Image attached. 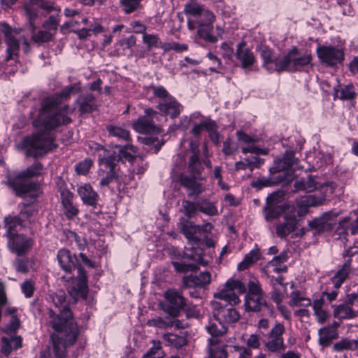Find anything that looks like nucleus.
Wrapping results in <instances>:
<instances>
[{
  "label": "nucleus",
  "mask_w": 358,
  "mask_h": 358,
  "mask_svg": "<svg viewBox=\"0 0 358 358\" xmlns=\"http://www.w3.org/2000/svg\"><path fill=\"white\" fill-rule=\"evenodd\" d=\"M290 298V306L305 307L311 306L310 299L302 296L299 292H292L291 293Z\"/></svg>",
  "instance_id": "obj_48"
},
{
  "label": "nucleus",
  "mask_w": 358,
  "mask_h": 358,
  "mask_svg": "<svg viewBox=\"0 0 358 358\" xmlns=\"http://www.w3.org/2000/svg\"><path fill=\"white\" fill-rule=\"evenodd\" d=\"M213 318L206 327L210 337L208 339V352L209 358H224V317L222 303L211 301Z\"/></svg>",
  "instance_id": "obj_3"
},
{
  "label": "nucleus",
  "mask_w": 358,
  "mask_h": 358,
  "mask_svg": "<svg viewBox=\"0 0 358 358\" xmlns=\"http://www.w3.org/2000/svg\"><path fill=\"white\" fill-rule=\"evenodd\" d=\"M8 246H31L34 244V240L26 235L15 232L10 236H6Z\"/></svg>",
  "instance_id": "obj_33"
},
{
  "label": "nucleus",
  "mask_w": 358,
  "mask_h": 358,
  "mask_svg": "<svg viewBox=\"0 0 358 358\" xmlns=\"http://www.w3.org/2000/svg\"><path fill=\"white\" fill-rule=\"evenodd\" d=\"M180 231L188 240L191 245H205V246H215V241L212 237L211 230L213 226L210 223L203 225H196L193 222L184 218L180 220Z\"/></svg>",
  "instance_id": "obj_6"
},
{
  "label": "nucleus",
  "mask_w": 358,
  "mask_h": 358,
  "mask_svg": "<svg viewBox=\"0 0 358 358\" xmlns=\"http://www.w3.org/2000/svg\"><path fill=\"white\" fill-rule=\"evenodd\" d=\"M245 309L248 311L259 312L265 310L270 315L273 313L272 309L267 303L264 294L255 296L254 297L245 296Z\"/></svg>",
  "instance_id": "obj_17"
},
{
  "label": "nucleus",
  "mask_w": 358,
  "mask_h": 358,
  "mask_svg": "<svg viewBox=\"0 0 358 358\" xmlns=\"http://www.w3.org/2000/svg\"><path fill=\"white\" fill-rule=\"evenodd\" d=\"M355 96V87L352 85H348L341 87L339 97L341 99L350 100Z\"/></svg>",
  "instance_id": "obj_60"
},
{
  "label": "nucleus",
  "mask_w": 358,
  "mask_h": 358,
  "mask_svg": "<svg viewBox=\"0 0 358 358\" xmlns=\"http://www.w3.org/2000/svg\"><path fill=\"white\" fill-rule=\"evenodd\" d=\"M285 331V327L281 324H276L274 327L271 330L268 337L273 339L283 340L282 334Z\"/></svg>",
  "instance_id": "obj_64"
},
{
  "label": "nucleus",
  "mask_w": 358,
  "mask_h": 358,
  "mask_svg": "<svg viewBox=\"0 0 358 358\" xmlns=\"http://www.w3.org/2000/svg\"><path fill=\"white\" fill-rule=\"evenodd\" d=\"M92 165V161L90 159H86L76 165V171L79 175L87 174Z\"/></svg>",
  "instance_id": "obj_61"
},
{
  "label": "nucleus",
  "mask_w": 358,
  "mask_h": 358,
  "mask_svg": "<svg viewBox=\"0 0 358 358\" xmlns=\"http://www.w3.org/2000/svg\"><path fill=\"white\" fill-rule=\"evenodd\" d=\"M80 90L78 84H73L66 86L60 92L43 99L38 118L34 124L36 126L42 125L45 129L22 140L21 144L26 150L27 157L37 158L56 147L50 130L71 123L72 120L68 115L73 113L75 110L70 108L69 105H61L70 98L71 94Z\"/></svg>",
  "instance_id": "obj_1"
},
{
  "label": "nucleus",
  "mask_w": 358,
  "mask_h": 358,
  "mask_svg": "<svg viewBox=\"0 0 358 358\" xmlns=\"http://www.w3.org/2000/svg\"><path fill=\"white\" fill-rule=\"evenodd\" d=\"M55 308L48 310L49 323L55 331L51 336L56 358H66V348L73 345L80 334L73 314L66 300L65 293L59 291L51 295Z\"/></svg>",
  "instance_id": "obj_2"
},
{
  "label": "nucleus",
  "mask_w": 358,
  "mask_h": 358,
  "mask_svg": "<svg viewBox=\"0 0 358 358\" xmlns=\"http://www.w3.org/2000/svg\"><path fill=\"white\" fill-rule=\"evenodd\" d=\"M106 130L110 136L117 137L120 139H122L127 141H130L129 132L122 127L108 125L106 127Z\"/></svg>",
  "instance_id": "obj_45"
},
{
  "label": "nucleus",
  "mask_w": 358,
  "mask_h": 358,
  "mask_svg": "<svg viewBox=\"0 0 358 358\" xmlns=\"http://www.w3.org/2000/svg\"><path fill=\"white\" fill-rule=\"evenodd\" d=\"M246 289L248 292L245 296L254 297L264 294L259 281L255 278L250 279L248 281Z\"/></svg>",
  "instance_id": "obj_47"
},
{
  "label": "nucleus",
  "mask_w": 358,
  "mask_h": 358,
  "mask_svg": "<svg viewBox=\"0 0 358 358\" xmlns=\"http://www.w3.org/2000/svg\"><path fill=\"white\" fill-rule=\"evenodd\" d=\"M225 285L229 291H235L236 293L245 294L247 292L246 285L239 279L229 278L225 282Z\"/></svg>",
  "instance_id": "obj_44"
},
{
  "label": "nucleus",
  "mask_w": 358,
  "mask_h": 358,
  "mask_svg": "<svg viewBox=\"0 0 358 358\" xmlns=\"http://www.w3.org/2000/svg\"><path fill=\"white\" fill-rule=\"evenodd\" d=\"M293 155H289L282 159H278L275 162V166H273L270 171L271 172H280L284 169L289 168L293 165Z\"/></svg>",
  "instance_id": "obj_42"
},
{
  "label": "nucleus",
  "mask_w": 358,
  "mask_h": 358,
  "mask_svg": "<svg viewBox=\"0 0 358 358\" xmlns=\"http://www.w3.org/2000/svg\"><path fill=\"white\" fill-rule=\"evenodd\" d=\"M241 293H236L235 291L228 290L227 285H225V303L231 306H236L241 302L239 295Z\"/></svg>",
  "instance_id": "obj_55"
},
{
  "label": "nucleus",
  "mask_w": 358,
  "mask_h": 358,
  "mask_svg": "<svg viewBox=\"0 0 358 358\" xmlns=\"http://www.w3.org/2000/svg\"><path fill=\"white\" fill-rule=\"evenodd\" d=\"M75 105L78 107L80 115H83L96 110V99L91 92H85L79 95Z\"/></svg>",
  "instance_id": "obj_16"
},
{
  "label": "nucleus",
  "mask_w": 358,
  "mask_h": 358,
  "mask_svg": "<svg viewBox=\"0 0 358 358\" xmlns=\"http://www.w3.org/2000/svg\"><path fill=\"white\" fill-rule=\"evenodd\" d=\"M24 8L26 14L28 16L29 24L32 32L36 30L33 21L38 16L40 7L38 6L37 0H30L28 3L24 5Z\"/></svg>",
  "instance_id": "obj_34"
},
{
  "label": "nucleus",
  "mask_w": 358,
  "mask_h": 358,
  "mask_svg": "<svg viewBox=\"0 0 358 358\" xmlns=\"http://www.w3.org/2000/svg\"><path fill=\"white\" fill-rule=\"evenodd\" d=\"M182 206L184 208L185 215L189 218H191L196 215L197 210H199V201L192 202L189 201H183Z\"/></svg>",
  "instance_id": "obj_54"
},
{
  "label": "nucleus",
  "mask_w": 358,
  "mask_h": 358,
  "mask_svg": "<svg viewBox=\"0 0 358 358\" xmlns=\"http://www.w3.org/2000/svg\"><path fill=\"white\" fill-rule=\"evenodd\" d=\"M178 320H173L171 319H162V318H157L152 320L149 321V324L150 326L157 327L158 328H165L169 327H173L174 324L177 327H180L178 325Z\"/></svg>",
  "instance_id": "obj_50"
},
{
  "label": "nucleus",
  "mask_w": 358,
  "mask_h": 358,
  "mask_svg": "<svg viewBox=\"0 0 358 358\" xmlns=\"http://www.w3.org/2000/svg\"><path fill=\"white\" fill-rule=\"evenodd\" d=\"M150 88L152 90V93L155 97L165 100L172 97L163 86L151 85Z\"/></svg>",
  "instance_id": "obj_58"
},
{
  "label": "nucleus",
  "mask_w": 358,
  "mask_h": 358,
  "mask_svg": "<svg viewBox=\"0 0 358 358\" xmlns=\"http://www.w3.org/2000/svg\"><path fill=\"white\" fill-rule=\"evenodd\" d=\"M324 199L317 198L315 195H308L301 197L296 201V206L299 208L298 214L303 215L308 212L310 207L317 206L322 204Z\"/></svg>",
  "instance_id": "obj_24"
},
{
  "label": "nucleus",
  "mask_w": 358,
  "mask_h": 358,
  "mask_svg": "<svg viewBox=\"0 0 358 358\" xmlns=\"http://www.w3.org/2000/svg\"><path fill=\"white\" fill-rule=\"evenodd\" d=\"M1 352L8 357L12 350H17L22 346V338L20 336H3L1 338Z\"/></svg>",
  "instance_id": "obj_28"
},
{
  "label": "nucleus",
  "mask_w": 358,
  "mask_h": 358,
  "mask_svg": "<svg viewBox=\"0 0 358 358\" xmlns=\"http://www.w3.org/2000/svg\"><path fill=\"white\" fill-rule=\"evenodd\" d=\"M164 339L167 341L169 345L176 348H180L187 343L185 337L173 334H166L164 335Z\"/></svg>",
  "instance_id": "obj_46"
},
{
  "label": "nucleus",
  "mask_w": 358,
  "mask_h": 358,
  "mask_svg": "<svg viewBox=\"0 0 358 358\" xmlns=\"http://www.w3.org/2000/svg\"><path fill=\"white\" fill-rule=\"evenodd\" d=\"M204 7L197 3L190 2L185 5L184 13L189 16L188 19L198 18Z\"/></svg>",
  "instance_id": "obj_43"
},
{
  "label": "nucleus",
  "mask_w": 358,
  "mask_h": 358,
  "mask_svg": "<svg viewBox=\"0 0 358 358\" xmlns=\"http://www.w3.org/2000/svg\"><path fill=\"white\" fill-rule=\"evenodd\" d=\"M189 169L190 172L196 176L200 175L203 169L202 164L200 161L199 156L192 155L189 160Z\"/></svg>",
  "instance_id": "obj_51"
},
{
  "label": "nucleus",
  "mask_w": 358,
  "mask_h": 358,
  "mask_svg": "<svg viewBox=\"0 0 358 358\" xmlns=\"http://www.w3.org/2000/svg\"><path fill=\"white\" fill-rule=\"evenodd\" d=\"M24 220L18 215L9 214L4 217L3 224L6 229L5 236H10L17 232V227H22Z\"/></svg>",
  "instance_id": "obj_25"
},
{
  "label": "nucleus",
  "mask_w": 358,
  "mask_h": 358,
  "mask_svg": "<svg viewBox=\"0 0 358 358\" xmlns=\"http://www.w3.org/2000/svg\"><path fill=\"white\" fill-rule=\"evenodd\" d=\"M285 222L276 226V234L280 238L287 236L294 231L296 227L297 219L296 217L285 216Z\"/></svg>",
  "instance_id": "obj_29"
},
{
  "label": "nucleus",
  "mask_w": 358,
  "mask_h": 358,
  "mask_svg": "<svg viewBox=\"0 0 358 358\" xmlns=\"http://www.w3.org/2000/svg\"><path fill=\"white\" fill-rule=\"evenodd\" d=\"M53 37L54 34L45 30L39 31L37 33L33 34L31 36V39L35 43H43L52 41Z\"/></svg>",
  "instance_id": "obj_52"
},
{
  "label": "nucleus",
  "mask_w": 358,
  "mask_h": 358,
  "mask_svg": "<svg viewBox=\"0 0 358 358\" xmlns=\"http://www.w3.org/2000/svg\"><path fill=\"white\" fill-rule=\"evenodd\" d=\"M57 259L61 267L66 273H71L79 262L78 257L66 248H62L58 252Z\"/></svg>",
  "instance_id": "obj_18"
},
{
  "label": "nucleus",
  "mask_w": 358,
  "mask_h": 358,
  "mask_svg": "<svg viewBox=\"0 0 358 358\" xmlns=\"http://www.w3.org/2000/svg\"><path fill=\"white\" fill-rule=\"evenodd\" d=\"M199 210L209 215L217 213V209L214 204L206 200L199 201Z\"/></svg>",
  "instance_id": "obj_56"
},
{
  "label": "nucleus",
  "mask_w": 358,
  "mask_h": 358,
  "mask_svg": "<svg viewBox=\"0 0 358 358\" xmlns=\"http://www.w3.org/2000/svg\"><path fill=\"white\" fill-rule=\"evenodd\" d=\"M338 216V213L333 211L327 212L320 217L313 220L309 223V227L317 232L323 231L328 228L329 223L328 221Z\"/></svg>",
  "instance_id": "obj_27"
},
{
  "label": "nucleus",
  "mask_w": 358,
  "mask_h": 358,
  "mask_svg": "<svg viewBox=\"0 0 358 358\" xmlns=\"http://www.w3.org/2000/svg\"><path fill=\"white\" fill-rule=\"evenodd\" d=\"M43 165L41 162H35L25 170L20 172L15 177L9 178L8 185L11 187L17 196L36 191L39 184L30 181L29 179L41 175Z\"/></svg>",
  "instance_id": "obj_5"
},
{
  "label": "nucleus",
  "mask_w": 358,
  "mask_h": 358,
  "mask_svg": "<svg viewBox=\"0 0 358 358\" xmlns=\"http://www.w3.org/2000/svg\"><path fill=\"white\" fill-rule=\"evenodd\" d=\"M248 165H249V170L252 172L254 169L259 168L264 162L263 159L256 156L251 155L245 158Z\"/></svg>",
  "instance_id": "obj_62"
},
{
  "label": "nucleus",
  "mask_w": 358,
  "mask_h": 358,
  "mask_svg": "<svg viewBox=\"0 0 358 358\" xmlns=\"http://www.w3.org/2000/svg\"><path fill=\"white\" fill-rule=\"evenodd\" d=\"M212 12L205 8L201 12L198 18L187 19V26L191 30L198 29V36L206 42L214 43L217 41V36L211 34L212 24L215 20Z\"/></svg>",
  "instance_id": "obj_7"
},
{
  "label": "nucleus",
  "mask_w": 358,
  "mask_h": 358,
  "mask_svg": "<svg viewBox=\"0 0 358 358\" xmlns=\"http://www.w3.org/2000/svg\"><path fill=\"white\" fill-rule=\"evenodd\" d=\"M278 196V193H273L266 199L267 206L264 208V210L265 218L268 221L278 217L280 214L281 209L278 206H275Z\"/></svg>",
  "instance_id": "obj_26"
},
{
  "label": "nucleus",
  "mask_w": 358,
  "mask_h": 358,
  "mask_svg": "<svg viewBox=\"0 0 358 358\" xmlns=\"http://www.w3.org/2000/svg\"><path fill=\"white\" fill-rule=\"evenodd\" d=\"M312 60L310 54L301 53L296 48H293L286 55L285 71H296L308 65Z\"/></svg>",
  "instance_id": "obj_11"
},
{
  "label": "nucleus",
  "mask_w": 358,
  "mask_h": 358,
  "mask_svg": "<svg viewBox=\"0 0 358 358\" xmlns=\"http://www.w3.org/2000/svg\"><path fill=\"white\" fill-rule=\"evenodd\" d=\"M37 195L31 194L29 200L22 202L20 206V210L19 215L24 220V219H29L36 214L37 210L36 208L31 206L36 201Z\"/></svg>",
  "instance_id": "obj_35"
},
{
  "label": "nucleus",
  "mask_w": 358,
  "mask_h": 358,
  "mask_svg": "<svg viewBox=\"0 0 358 358\" xmlns=\"http://www.w3.org/2000/svg\"><path fill=\"white\" fill-rule=\"evenodd\" d=\"M1 31L4 34L5 42L7 45V54L5 60L8 62L11 59H15V57H18L20 43L12 35L13 29L7 23H3L2 24Z\"/></svg>",
  "instance_id": "obj_15"
},
{
  "label": "nucleus",
  "mask_w": 358,
  "mask_h": 358,
  "mask_svg": "<svg viewBox=\"0 0 358 358\" xmlns=\"http://www.w3.org/2000/svg\"><path fill=\"white\" fill-rule=\"evenodd\" d=\"M164 299L165 301L160 304L162 309L173 318L178 317L186 306L185 299L182 293L170 289L164 293Z\"/></svg>",
  "instance_id": "obj_8"
},
{
  "label": "nucleus",
  "mask_w": 358,
  "mask_h": 358,
  "mask_svg": "<svg viewBox=\"0 0 358 358\" xmlns=\"http://www.w3.org/2000/svg\"><path fill=\"white\" fill-rule=\"evenodd\" d=\"M265 346L271 352L285 350L284 341L280 339L269 338L268 341L266 343Z\"/></svg>",
  "instance_id": "obj_53"
},
{
  "label": "nucleus",
  "mask_w": 358,
  "mask_h": 358,
  "mask_svg": "<svg viewBox=\"0 0 358 358\" xmlns=\"http://www.w3.org/2000/svg\"><path fill=\"white\" fill-rule=\"evenodd\" d=\"M115 181L117 186L120 187L121 184V179L117 171H108L106 176L101 178L99 186L101 187H109L110 184Z\"/></svg>",
  "instance_id": "obj_41"
},
{
  "label": "nucleus",
  "mask_w": 358,
  "mask_h": 358,
  "mask_svg": "<svg viewBox=\"0 0 358 358\" xmlns=\"http://www.w3.org/2000/svg\"><path fill=\"white\" fill-rule=\"evenodd\" d=\"M210 282V274L208 272H201L199 275H189L182 278V285L185 288L203 287Z\"/></svg>",
  "instance_id": "obj_19"
},
{
  "label": "nucleus",
  "mask_w": 358,
  "mask_h": 358,
  "mask_svg": "<svg viewBox=\"0 0 358 358\" xmlns=\"http://www.w3.org/2000/svg\"><path fill=\"white\" fill-rule=\"evenodd\" d=\"M98 161L99 165L104 164L108 171H116L115 167L120 160L115 152L103 150V154H99Z\"/></svg>",
  "instance_id": "obj_31"
},
{
  "label": "nucleus",
  "mask_w": 358,
  "mask_h": 358,
  "mask_svg": "<svg viewBox=\"0 0 358 358\" xmlns=\"http://www.w3.org/2000/svg\"><path fill=\"white\" fill-rule=\"evenodd\" d=\"M138 141L142 144L150 147V150L154 148L155 153H157L164 143L163 140L159 141L158 138L152 136H139L138 137Z\"/></svg>",
  "instance_id": "obj_39"
},
{
  "label": "nucleus",
  "mask_w": 358,
  "mask_h": 358,
  "mask_svg": "<svg viewBox=\"0 0 358 358\" xmlns=\"http://www.w3.org/2000/svg\"><path fill=\"white\" fill-rule=\"evenodd\" d=\"M237 59L241 62V67L246 71H256L257 67L256 64V57L251 50L246 48V43L244 41L237 45L236 52Z\"/></svg>",
  "instance_id": "obj_14"
},
{
  "label": "nucleus",
  "mask_w": 358,
  "mask_h": 358,
  "mask_svg": "<svg viewBox=\"0 0 358 358\" xmlns=\"http://www.w3.org/2000/svg\"><path fill=\"white\" fill-rule=\"evenodd\" d=\"M358 314V308L351 307L346 301L342 304L338 306L334 311L336 317L341 320L352 319Z\"/></svg>",
  "instance_id": "obj_30"
},
{
  "label": "nucleus",
  "mask_w": 358,
  "mask_h": 358,
  "mask_svg": "<svg viewBox=\"0 0 358 358\" xmlns=\"http://www.w3.org/2000/svg\"><path fill=\"white\" fill-rule=\"evenodd\" d=\"M180 184L187 189L189 197H197L205 189L203 185L194 178L187 176H181Z\"/></svg>",
  "instance_id": "obj_21"
},
{
  "label": "nucleus",
  "mask_w": 358,
  "mask_h": 358,
  "mask_svg": "<svg viewBox=\"0 0 358 358\" xmlns=\"http://www.w3.org/2000/svg\"><path fill=\"white\" fill-rule=\"evenodd\" d=\"M16 270L21 273H27L32 266V262L27 259L18 258L15 262Z\"/></svg>",
  "instance_id": "obj_59"
},
{
  "label": "nucleus",
  "mask_w": 358,
  "mask_h": 358,
  "mask_svg": "<svg viewBox=\"0 0 358 358\" xmlns=\"http://www.w3.org/2000/svg\"><path fill=\"white\" fill-rule=\"evenodd\" d=\"M294 188L296 190H302L307 192H312L318 188V183L311 176L302 178L294 182Z\"/></svg>",
  "instance_id": "obj_36"
},
{
  "label": "nucleus",
  "mask_w": 358,
  "mask_h": 358,
  "mask_svg": "<svg viewBox=\"0 0 358 358\" xmlns=\"http://www.w3.org/2000/svg\"><path fill=\"white\" fill-rule=\"evenodd\" d=\"M69 294L75 299H87L88 293L87 278L84 268L78 267V276L74 278L68 287Z\"/></svg>",
  "instance_id": "obj_13"
},
{
  "label": "nucleus",
  "mask_w": 358,
  "mask_h": 358,
  "mask_svg": "<svg viewBox=\"0 0 358 358\" xmlns=\"http://www.w3.org/2000/svg\"><path fill=\"white\" fill-rule=\"evenodd\" d=\"M159 113L152 108L145 110V115L138 118L133 122L132 127L135 131L141 134H159L160 128L155 123V120L157 119Z\"/></svg>",
  "instance_id": "obj_9"
},
{
  "label": "nucleus",
  "mask_w": 358,
  "mask_h": 358,
  "mask_svg": "<svg viewBox=\"0 0 358 358\" xmlns=\"http://www.w3.org/2000/svg\"><path fill=\"white\" fill-rule=\"evenodd\" d=\"M350 265L351 259H348L337 271L336 275L331 278V281L336 289L341 287L343 282L348 278L349 273L351 271Z\"/></svg>",
  "instance_id": "obj_32"
},
{
  "label": "nucleus",
  "mask_w": 358,
  "mask_h": 358,
  "mask_svg": "<svg viewBox=\"0 0 358 358\" xmlns=\"http://www.w3.org/2000/svg\"><path fill=\"white\" fill-rule=\"evenodd\" d=\"M261 257V253L259 248H255L246 255L237 266L238 270L244 271L249 268L251 265L258 261Z\"/></svg>",
  "instance_id": "obj_38"
},
{
  "label": "nucleus",
  "mask_w": 358,
  "mask_h": 358,
  "mask_svg": "<svg viewBox=\"0 0 358 358\" xmlns=\"http://www.w3.org/2000/svg\"><path fill=\"white\" fill-rule=\"evenodd\" d=\"M59 20L57 18V17L53 15L50 16L48 19L45 20L43 24V28H45L49 32H50V31L55 32L57 30Z\"/></svg>",
  "instance_id": "obj_63"
},
{
  "label": "nucleus",
  "mask_w": 358,
  "mask_h": 358,
  "mask_svg": "<svg viewBox=\"0 0 358 358\" xmlns=\"http://www.w3.org/2000/svg\"><path fill=\"white\" fill-rule=\"evenodd\" d=\"M78 193L80 195L84 204L95 208L99 200L98 194L93 189L90 184H85L78 189Z\"/></svg>",
  "instance_id": "obj_22"
},
{
  "label": "nucleus",
  "mask_w": 358,
  "mask_h": 358,
  "mask_svg": "<svg viewBox=\"0 0 358 358\" xmlns=\"http://www.w3.org/2000/svg\"><path fill=\"white\" fill-rule=\"evenodd\" d=\"M350 222V218L349 217H345L343 219L339 224L341 227V231L339 234H348V231H350L352 235H355L356 234H358V217L353 222H351L350 224H348Z\"/></svg>",
  "instance_id": "obj_40"
},
{
  "label": "nucleus",
  "mask_w": 358,
  "mask_h": 358,
  "mask_svg": "<svg viewBox=\"0 0 358 358\" xmlns=\"http://www.w3.org/2000/svg\"><path fill=\"white\" fill-rule=\"evenodd\" d=\"M319 343L323 347L330 345L334 339L338 337V334L335 328L325 327L319 330Z\"/></svg>",
  "instance_id": "obj_37"
},
{
  "label": "nucleus",
  "mask_w": 358,
  "mask_h": 358,
  "mask_svg": "<svg viewBox=\"0 0 358 358\" xmlns=\"http://www.w3.org/2000/svg\"><path fill=\"white\" fill-rule=\"evenodd\" d=\"M320 61L329 66H334L344 60L343 50L332 45H322L317 48Z\"/></svg>",
  "instance_id": "obj_12"
},
{
  "label": "nucleus",
  "mask_w": 358,
  "mask_h": 358,
  "mask_svg": "<svg viewBox=\"0 0 358 358\" xmlns=\"http://www.w3.org/2000/svg\"><path fill=\"white\" fill-rule=\"evenodd\" d=\"M73 194L68 190L61 192V201L63 213L69 220L73 219L79 213L78 209L73 203Z\"/></svg>",
  "instance_id": "obj_20"
},
{
  "label": "nucleus",
  "mask_w": 358,
  "mask_h": 358,
  "mask_svg": "<svg viewBox=\"0 0 358 358\" xmlns=\"http://www.w3.org/2000/svg\"><path fill=\"white\" fill-rule=\"evenodd\" d=\"M157 108L171 118L178 117L181 111V105L173 96L157 105Z\"/></svg>",
  "instance_id": "obj_23"
},
{
  "label": "nucleus",
  "mask_w": 358,
  "mask_h": 358,
  "mask_svg": "<svg viewBox=\"0 0 358 358\" xmlns=\"http://www.w3.org/2000/svg\"><path fill=\"white\" fill-rule=\"evenodd\" d=\"M142 0H120V3L123 7L125 14H130L141 8Z\"/></svg>",
  "instance_id": "obj_49"
},
{
  "label": "nucleus",
  "mask_w": 358,
  "mask_h": 358,
  "mask_svg": "<svg viewBox=\"0 0 358 358\" xmlns=\"http://www.w3.org/2000/svg\"><path fill=\"white\" fill-rule=\"evenodd\" d=\"M180 248H167V252L171 256L175 270L180 273L194 271L198 265L206 266L208 260L202 255V248H185V251Z\"/></svg>",
  "instance_id": "obj_4"
},
{
  "label": "nucleus",
  "mask_w": 358,
  "mask_h": 358,
  "mask_svg": "<svg viewBox=\"0 0 358 358\" xmlns=\"http://www.w3.org/2000/svg\"><path fill=\"white\" fill-rule=\"evenodd\" d=\"M21 290L26 298H31L35 291V284L31 280H26L21 284Z\"/></svg>",
  "instance_id": "obj_57"
},
{
  "label": "nucleus",
  "mask_w": 358,
  "mask_h": 358,
  "mask_svg": "<svg viewBox=\"0 0 358 358\" xmlns=\"http://www.w3.org/2000/svg\"><path fill=\"white\" fill-rule=\"evenodd\" d=\"M260 56L263 60L262 66L269 73L285 71V56L280 57L268 47L262 45L259 48Z\"/></svg>",
  "instance_id": "obj_10"
}]
</instances>
